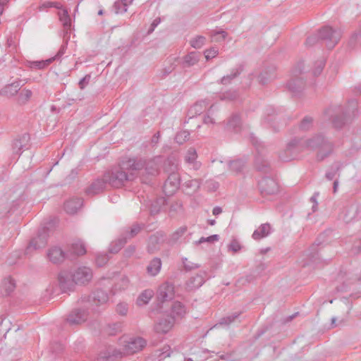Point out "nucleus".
<instances>
[{
    "instance_id": "nucleus-1",
    "label": "nucleus",
    "mask_w": 361,
    "mask_h": 361,
    "mask_svg": "<svg viewBox=\"0 0 361 361\" xmlns=\"http://www.w3.org/2000/svg\"><path fill=\"white\" fill-rule=\"evenodd\" d=\"M108 300V294L100 289L95 290L90 295L82 296L78 301V307L69 314L67 322L71 324L84 322L90 312L97 311L98 307L106 304Z\"/></svg>"
},
{
    "instance_id": "nucleus-2",
    "label": "nucleus",
    "mask_w": 361,
    "mask_h": 361,
    "mask_svg": "<svg viewBox=\"0 0 361 361\" xmlns=\"http://www.w3.org/2000/svg\"><path fill=\"white\" fill-rule=\"evenodd\" d=\"M305 149L317 150V159L323 160L334 152V145L323 135L317 134L305 140L294 138L288 143L286 147V150L292 154H298Z\"/></svg>"
},
{
    "instance_id": "nucleus-3",
    "label": "nucleus",
    "mask_w": 361,
    "mask_h": 361,
    "mask_svg": "<svg viewBox=\"0 0 361 361\" xmlns=\"http://www.w3.org/2000/svg\"><path fill=\"white\" fill-rule=\"evenodd\" d=\"M142 164L135 158L124 159L118 166L106 172L104 177L111 186L119 188L137 178L136 171L142 167Z\"/></svg>"
},
{
    "instance_id": "nucleus-4",
    "label": "nucleus",
    "mask_w": 361,
    "mask_h": 361,
    "mask_svg": "<svg viewBox=\"0 0 361 361\" xmlns=\"http://www.w3.org/2000/svg\"><path fill=\"white\" fill-rule=\"evenodd\" d=\"M93 277L92 270L86 266H81L73 270L61 271L58 276L60 289L66 293L72 291L75 285L84 286L89 283Z\"/></svg>"
},
{
    "instance_id": "nucleus-5",
    "label": "nucleus",
    "mask_w": 361,
    "mask_h": 361,
    "mask_svg": "<svg viewBox=\"0 0 361 361\" xmlns=\"http://www.w3.org/2000/svg\"><path fill=\"white\" fill-rule=\"evenodd\" d=\"M171 166V169H166L167 172L169 173V176L167 180L165 181L163 190L166 195H172L179 188L180 185V177L176 171L178 170V165L172 161L171 159H168L166 163Z\"/></svg>"
},
{
    "instance_id": "nucleus-6",
    "label": "nucleus",
    "mask_w": 361,
    "mask_h": 361,
    "mask_svg": "<svg viewBox=\"0 0 361 361\" xmlns=\"http://www.w3.org/2000/svg\"><path fill=\"white\" fill-rule=\"evenodd\" d=\"M120 343L123 346V353L133 354L142 350L147 341L142 337L124 336L121 338Z\"/></svg>"
},
{
    "instance_id": "nucleus-7",
    "label": "nucleus",
    "mask_w": 361,
    "mask_h": 361,
    "mask_svg": "<svg viewBox=\"0 0 361 361\" xmlns=\"http://www.w3.org/2000/svg\"><path fill=\"white\" fill-rule=\"evenodd\" d=\"M326 114L331 116L333 126L336 129L341 128L351 117L350 110H344L341 106L329 108Z\"/></svg>"
},
{
    "instance_id": "nucleus-8",
    "label": "nucleus",
    "mask_w": 361,
    "mask_h": 361,
    "mask_svg": "<svg viewBox=\"0 0 361 361\" xmlns=\"http://www.w3.org/2000/svg\"><path fill=\"white\" fill-rule=\"evenodd\" d=\"M342 36L340 29H334L329 26L323 27L318 33V37L325 40L329 49H333L339 42Z\"/></svg>"
},
{
    "instance_id": "nucleus-9",
    "label": "nucleus",
    "mask_w": 361,
    "mask_h": 361,
    "mask_svg": "<svg viewBox=\"0 0 361 361\" xmlns=\"http://www.w3.org/2000/svg\"><path fill=\"white\" fill-rule=\"evenodd\" d=\"M137 161L142 162V167H140L137 171V177L139 174H142V176L145 173L147 176H155L159 173L160 164H161V158L156 157L149 160H145L142 159H137Z\"/></svg>"
},
{
    "instance_id": "nucleus-10",
    "label": "nucleus",
    "mask_w": 361,
    "mask_h": 361,
    "mask_svg": "<svg viewBox=\"0 0 361 361\" xmlns=\"http://www.w3.org/2000/svg\"><path fill=\"white\" fill-rule=\"evenodd\" d=\"M250 139L253 145L255 147L258 153L255 161L256 168L259 171L264 173L268 172L269 169V164L266 160L264 159L259 149V147H261L262 144L258 142L257 137H255L252 133L250 134Z\"/></svg>"
},
{
    "instance_id": "nucleus-11",
    "label": "nucleus",
    "mask_w": 361,
    "mask_h": 361,
    "mask_svg": "<svg viewBox=\"0 0 361 361\" xmlns=\"http://www.w3.org/2000/svg\"><path fill=\"white\" fill-rule=\"evenodd\" d=\"M258 185L262 194L273 195L279 190L277 182L270 177L263 178L259 181Z\"/></svg>"
},
{
    "instance_id": "nucleus-12",
    "label": "nucleus",
    "mask_w": 361,
    "mask_h": 361,
    "mask_svg": "<svg viewBox=\"0 0 361 361\" xmlns=\"http://www.w3.org/2000/svg\"><path fill=\"white\" fill-rule=\"evenodd\" d=\"M174 286L172 283L165 282L161 284L157 291V298L160 302L171 300L174 297Z\"/></svg>"
},
{
    "instance_id": "nucleus-13",
    "label": "nucleus",
    "mask_w": 361,
    "mask_h": 361,
    "mask_svg": "<svg viewBox=\"0 0 361 361\" xmlns=\"http://www.w3.org/2000/svg\"><path fill=\"white\" fill-rule=\"evenodd\" d=\"M207 277V272L200 271L195 276L191 277L186 283V287L189 290L199 288L203 285Z\"/></svg>"
},
{
    "instance_id": "nucleus-14",
    "label": "nucleus",
    "mask_w": 361,
    "mask_h": 361,
    "mask_svg": "<svg viewBox=\"0 0 361 361\" xmlns=\"http://www.w3.org/2000/svg\"><path fill=\"white\" fill-rule=\"evenodd\" d=\"M174 322L175 319L172 317L161 319L156 324L154 329L158 334H167L173 326Z\"/></svg>"
},
{
    "instance_id": "nucleus-15",
    "label": "nucleus",
    "mask_w": 361,
    "mask_h": 361,
    "mask_svg": "<svg viewBox=\"0 0 361 361\" xmlns=\"http://www.w3.org/2000/svg\"><path fill=\"white\" fill-rule=\"evenodd\" d=\"M47 257L53 264H59L66 258L65 252L59 247H52L47 252Z\"/></svg>"
},
{
    "instance_id": "nucleus-16",
    "label": "nucleus",
    "mask_w": 361,
    "mask_h": 361,
    "mask_svg": "<svg viewBox=\"0 0 361 361\" xmlns=\"http://www.w3.org/2000/svg\"><path fill=\"white\" fill-rule=\"evenodd\" d=\"M162 267L161 259L159 257L152 259L146 267V273L151 277L157 276L161 271Z\"/></svg>"
},
{
    "instance_id": "nucleus-17",
    "label": "nucleus",
    "mask_w": 361,
    "mask_h": 361,
    "mask_svg": "<svg viewBox=\"0 0 361 361\" xmlns=\"http://www.w3.org/2000/svg\"><path fill=\"white\" fill-rule=\"evenodd\" d=\"M82 205L81 198H72L66 201L64 204V209L68 214H75Z\"/></svg>"
},
{
    "instance_id": "nucleus-18",
    "label": "nucleus",
    "mask_w": 361,
    "mask_h": 361,
    "mask_svg": "<svg viewBox=\"0 0 361 361\" xmlns=\"http://www.w3.org/2000/svg\"><path fill=\"white\" fill-rule=\"evenodd\" d=\"M271 233V225L268 223L262 224L252 233V238L258 240L267 237Z\"/></svg>"
},
{
    "instance_id": "nucleus-19",
    "label": "nucleus",
    "mask_w": 361,
    "mask_h": 361,
    "mask_svg": "<svg viewBox=\"0 0 361 361\" xmlns=\"http://www.w3.org/2000/svg\"><path fill=\"white\" fill-rule=\"evenodd\" d=\"M107 182L104 179H97L88 188L87 192L89 195H96L104 190Z\"/></svg>"
},
{
    "instance_id": "nucleus-20",
    "label": "nucleus",
    "mask_w": 361,
    "mask_h": 361,
    "mask_svg": "<svg viewBox=\"0 0 361 361\" xmlns=\"http://www.w3.org/2000/svg\"><path fill=\"white\" fill-rule=\"evenodd\" d=\"M21 84L20 81H15L6 85L1 91V94L7 97L14 96L20 89Z\"/></svg>"
},
{
    "instance_id": "nucleus-21",
    "label": "nucleus",
    "mask_w": 361,
    "mask_h": 361,
    "mask_svg": "<svg viewBox=\"0 0 361 361\" xmlns=\"http://www.w3.org/2000/svg\"><path fill=\"white\" fill-rule=\"evenodd\" d=\"M357 208L356 205L351 204L345 207L341 213V217L347 223L353 220L357 215Z\"/></svg>"
},
{
    "instance_id": "nucleus-22",
    "label": "nucleus",
    "mask_w": 361,
    "mask_h": 361,
    "mask_svg": "<svg viewBox=\"0 0 361 361\" xmlns=\"http://www.w3.org/2000/svg\"><path fill=\"white\" fill-rule=\"evenodd\" d=\"M197 157L196 150L194 148H190L185 157V161L191 165V166L197 170L200 168V163L196 161V159Z\"/></svg>"
},
{
    "instance_id": "nucleus-23",
    "label": "nucleus",
    "mask_w": 361,
    "mask_h": 361,
    "mask_svg": "<svg viewBox=\"0 0 361 361\" xmlns=\"http://www.w3.org/2000/svg\"><path fill=\"white\" fill-rule=\"evenodd\" d=\"M133 0H117L114 4L116 14H123L128 11V8L133 4Z\"/></svg>"
},
{
    "instance_id": "nucleus-24",
    "label": "nucleus",
    "mask_w": 361,
    "mask_h": 361,
    "mask_svg": "<svg viewBox=\"0 0 361 361\" xmlns=\"http://www.w3.org/2000/svg\"><path fill=\"white\" fill-rule=\"evenodd\" d=\"M287 87L294 94L300 93L304 88V83L301 79L297 78L289 81Z\"/></svg>"
},
{
    "instance_id": "nucleus-25",
    "label": "nucleus",
    "mask_w": 361,
    "mask_h": 361,
    "mask_svg": "<svg viewBox=\"0 0 361 361\" xmlns=\"http://www.w3.org/2000/svg\"><path fill=\"white\" fill-rule=\"evenodd\" d=\"M47 241V237L45 233L43 235L39 234L36 238H33L31 240L28 246V248L32 247L35 250L42 248L46 245Z\"/></svg>"
},
{
    "instance_id": "nucleus-26",
    "label": "nucleus",
    "mask_w": 361,
    "mask_h": 361,
    "mask_svg": "<svg viewBox=\"0 0 361 361\" xmlns=\"http://www.w3.org/2000/svg\"><path fill=\"white\" fill-rule=\"evenodd\" d=\"M130 284V280L127 276H122L114 285L111 291L113 294L126 290L128 288Z\"/></svg>"
},
{
    "instance_id": "nucleus-27",
    "label": "nucleus",
    "mask_w": 361,
    "mask_h": 361,
    "mask_svg": "<svg viewBox=\"0 0 361 361\" xmlns=\"http://www.w3.org/2000/svg\"><path fill=\"white\" fill-rule=\"evenodd\" d=\"M70 252L74 255H82L86 252V248L84 243L78 240L72 243Z\"/></svg>"
},
{
    "instance_id": "nucleus-28",
    "label": "nucleus",
    "mask_w": 361,
    "mask_h": 361,
    "mask_svg": "<svg viewBox=\"0 0 361 361\" xmlns=\"http://www.w3.org/2000/svg\"><path fill=\"white\" fill-rule=\"evenodd\" d=\"M171 312L173 314V317L177 318H182L186 314V308L180 302H176L173 303Z\"/></svg>"
},
{
    "instance_id": "nucleus-29",
    "label": "nucleus",
    "mask_w": 361,
    "mask_h": 361,
    "mask_svg": "<svg viewBox=\"0 0 361 361\" xmlns=\"http://www.w3.org/2000/svg\"><path fill=\"white\" fill-rule=\"evenodd\" d=\"M59 20L61 23H62L64 29L66 30H69L71 27V19L68 15V12L66 9L63 8L59 13Z\"/></svg>"
},
{
    "instance_id": "nucleus-30",
    "label": "nucleus",
    "mask_w": 361,
    "mask_h": 361,
    "mask_svg": "<svg viewBox=\"0 0 361 361\" xmlns=\"http://www.w3.org/2000/svg\"><path fill=\"white\" fill-rule=\"evenodd\" d=\"M54 61V58H50L47 60L29 61V67L32 69H44Z\"/></svg>"
},
{
    "instance_id": "nucleus-31",
    "label": "nucleus",
    "mask_w": 361,
    "mask_h": 361,
    "mask_svg": "<svg viewBox=\"0 0 361 361\" xmlns=\"http://www.w3.org/2000/svg\"><path fill=\"white\" fill-rule=\"evenodd\" d=\"M344 166L343 163L335 162L326 173V178L331 180L334 178L338 171Z\"/></svg>"
},
{
    "instance_id": "nucleus-32",
    "label": "nucleus",
    "mask_w": 361,
    "mask_h": 361,
    "mask_svg": "<svg viewBox=\"0 0 361 361\" xmlns=\"http://www.w3.org/2000/svg\"><path fill=\"white\" fill-rule=\"evenodd\" d=\"M200 57L198 52L191 51L184 57L183 63L187 66H194L199 61Z\"/></svg>"
},
{
    "instance_id": "nucleus-33",
    "label": "nucleus",
    "mask_w": 361,
    "mask_h": 361,
    "mask_svg": "<svg viewBox=\"0 0 361 361\" xmlns=\"http://www.w3.org/2000/svg\"><path fill=\"white\" fill-rule=\"evenodd\" d=\"M153 295V292L150 290H144L137 298V304L139 306L147 304Z\"/></svg>"
},
{
    "instance_id": "nucleus-34",
    "label": "nucleus",
    "mask_w": 361,
    "mask_h": 361,
    "mask_svg": "<svg viewBox=\"0 0 361 361\" xmlns=\"http://www.w3.org/2000/svg\"><path fill=\"white\" fill-rule=\"evenodd\" d=\"M240 315V313L235 312L231 315L223 317L220 319L219 322L216 324L214 327L217 328L219 326L225 325L228 326L233 322Z\"/></svg>"
},
{
    "instance_id": "nucleus-35",
    "label": "nucleus",
    "mask_w": 361,
    "mask_h": 361,
    "mask_svg": "<svg viewBox=\"0 0 361 361\" xmlns=\"http://www.w3.org/2000/svg\"><path fill=\"white\" fill-rule=\"evenodd\" d=\"M242 71V69L240 67H238L233 70H232L231 73L230 75H227L226 76H224L222 78H221V82L223 84V85H228L231 82V81L236 78L238 75H239L240 74Z\"/></svg>"
},
{
    "instance_id": "nucleus-36",
    "label": "nucleus",
    "mask_w": 361,
    "mask_h": 361,
    "mask_svg": "<svg viewBox=\"0 0 361 361\" xmlns=\"http://www.w3.org/2000/svg\"><path fill=\"white\" fill-rule=\"evenodd\" d=\"M27 140V136L23 135L22 139L16 140L13 143V149L17 154H20L22 150L25 148V145L23 144V141Z\"/></svg>"
},
{
    "instance_id": "nucleus-37",
    "label": "nucleus",
    "mask_w": 361,
    "mask_h": 361,
    "mask_svg": "<svg viewBox=\"0 0 361 361\" xmlns=\"http://www.w3.org/2000/svg\"><path fill=\"white\" fill-rule=\"evenodd\" d=\"M206 42V37L202 35H197L190 39V46L195 49L202 48Z\"/></svg>"
},
{
    "instance_id": "nucleus-38",
    "label": "nucleus",
    "mask_w": 361,
    "mask_h": 361,
    "mask_svg": "<svg viewBox=\"0 0 361 361\" xmlns=\"http://www.w3.org/2000/svg\"><path fill=\"white\" fill-rule=\"evenodd\" d=\"M227 36V32L223 30H213L211 32L212 41L220 42L224 41Z\"/></svg>"
},
{
    "instance_id": "nucleus-39",
    "label": "nucleus",
    "mask_w": 361,
    "mask_h": 361,
    "mask_svg": "<svg viewBox=\"0 0 361 361\" xmlns=\"http://www.w3.org/2000/svg\"><path fill=\"white\" fill-rule=\"evenodd\" d=\"M226 165L235 173L240 172L245 166V162L242 159H236L230 161Z\"/></svg>"
},
{
    "instance_id": "nucleus-40",
    "label": "nucleus",
    "mask_w": 361,
    "mask_h": 361,
    "mask_svg": "<svg viewBox=\"0 0 361 361\" xmlns=\"http://www.w3.org/2000/svg\"><path fill=\"white\" fill-rule=\"evenodd\" d=\"M209 105V103L206 100H202L197 102L193 106H192L190 109V112L195 113L196 114H200L202 112L204 109H206Z\"/></svg>"
},
{
    "instance_id": "nucleus-41",
    "label": "nucleus",
    "mask_w": 361,
    "mask_h": 361,
    "mask_svg": "<svg viewBox=\"0 0 361 361\" xmlns=\"http://www.w3.org/2000/svg\"><path fill=\"white\" fill-rule=\"evenodd\" d=\"M240 123V118L238 114H233L228 121L227 128L228 129H232L236 130V128Z\"/></svg>"
},
{
    "instance_id": "nucleus-42",
    "label": "nucleus",
    "mask_w": 361,
    "mask_h": 361,
    "mask_svg": "<svg viewBox=\"0 0 361 361\" xmlns=\"http://www.w3.org/2000/svg\"><path fill=\"white\" fill-rule=\"evenodd\" d=\"M126 243V238L118 239L114 243L111 244L109 251L111 253L118 252Z\"/></svg>"
},
{
    "instance_id": "nucleus-43",
    "label": "nucleus",
    "mask_w": 361,
    "mask_h": 361,
    "mask_svg": "<svg viewBox=\"0 0 361 361\" xmlns=\"http://www.w3.org/2000/svg\"><path fill=\"white\" fill-rule=\"evenodd\" d=\"M189 137L190 133L188 130H183L176 134L175 140L177 143L182 145L189 139Z\"/></svg>"
},
{
    "instance_id": "nucleus-44",
    "label": "nucleus",
    "mask_w": 361,
    "mask_h": 361,
    "mask_svg": "<svg viewBox=\"0 0 361 361\" xmlns=\"http://www.w3.org/2000/svg\"><path fill=\"white\" fill-rule=\"evenodd\" d=\"M187 231L186 226H181L178 228L171 236V239L172 241H177L181 236H183L185 232Z\"/></svg>"
},
{
    "instance_id": "nucleus-45",
    "label": "nucleus",
    "mask_w": 361,
    "mask_h": 361,
    "mask_svg": "<svg viewBox=\"0 0 361 361\" xmlns=\"http://www.w3.org/2000/svg\"><path fill=\"white\" fill-rule=\"evenodd\" d=\"M219 240V235L214 234L209 237H202L198 241L195 242V244H201L203 243H214Z\"/></svg>"
},
{
    "instance_id": "nucleus-46",
    "label": "nucleus",
    "mask_w": 361,
    "mask_h": 361,
    "mask_svg": "<svg viewBox=\"0 0 361 361\" xmlns=\"http://www.w3.org/2000/svg\"><path fill=\"white\" fill-rule=\"evenodd\" d=\"M312 126V118L311 117H305L302 121L300 128L302 130H308Z\"/></svg>"
},
{
    "instance_id": "nucleus-47",
    "label": "nucleus",
    "mask_w": 361,
    "mask_h": 361,
    "mask_svg": "<svg viewBox=\"0 0 361 361\" xmlns=\"http://www.w3.org/2000/svg\"><path fill=\"white\" fill-rule=\"evenodd\" d=\"M116 312L120 315L125 316L127 314L128 311V304L125 302H120L116 306Z\"/></svg>"
},
{
    "instance_id": "nucleus-48",
    "label": "nucleus",
    "mask_w": 361,
    "mask_h": 361,
    "mask_svg": "<svg viewBox=\"0 0 361 361\" xmlns=\"http://www.w3.org/2000/svg\"><path fill=\"white\" fill-rule=\"evenodd\" d=\"M219 54V49L216 47H212L204 51V56L207 60L216 57Z\"/></svg>"
},
{
    "instance_id": "nucleus-49",
    "label": "nucleus",
    "mask_w": 361,
    "mask_h": 361,
    "mask_svg": "<svg viewBox=\"0 0 361 361\" xmlns=\"http://www.w3.org/2000/svg\"><path fill=\"white\" fill-rule=\"evenodd\" d=\"M109 261L106 254H99L96 257V264L98 267H102Z\"/></svg>"
},
{
    "instance_id": "nucleus-50",
    "label": "nucleus",
    "mask_w": 361,
    "mask_h": 361,
    "mask_svg": "<svg viewBox=\"0 0 361 361\" xmlns=\"http://www.w3.org/2000/svg\"><path fill=\"white\" fill-rule=\"evenodd\" d=\"M184 268L188 270L195 269L199 267L197 264L190 262L187 258H183L182 259Z\"/></svg>"
},
{
    "instance_id": "nucleus-51",
    "label": "nucleus",
    "mask_w": 361,
    "mask_h": 361,
    "mask_svg": "<svg viewBox=\"0 0 361 361\" xmlns=\"http://www.w3.org/2000/svg\"><path fill=\"white\" fill-rule=\"evenodd\" d=\"M237 97V93L235 91L226 92L221 95V100H234Z\"/></svg>"
},
{
    "instance_id": "nucleus-52",
    "label": "nucleus",
    "mask_w": 361,
    "mask_h": 361,
    "mask_svg": "<svg viewBox=\"0 0 361 361\" xmlns=\"http://www.w3.org/2000/svg\"><path fill=\"white\" fill-rule=\"evenodd\" d=\"M213 108V105L210 106V109L207 115L204 117V123L207 125L214 124L215 123V118L212 117V109Z\"/></svg>"
},
{
    "instance_id": "nucleus-53",
    "label": "nucleus",
    "mask_w": 361,
    "mask_h": 361,
    "mask_svg": "<svg viewBox=\"0 0 361 361\" xmlns=\"http://www.w3.org/2000/svg\"><path fill=\"white\" fill-rule=\"evenodd\" d=\"M268 75V73L266 71L264 73H262L258 75V81L259 83L264 85L268 82L269 79L274 78V75H269V76H265Z\"/></svg>"
},
{
    "instance_id": "nucleus-54",
    "label": "nucleus",
    "mask_w": 361,
    "mask_h": 361,
    "mask_svg": "<svg viewBox=\"0 0 361 361\" xmlns=\"http://www.w3.org/2000/svg\"><path fill=\"white\" fill-rule=\"evenodd\" d=\"M324 65H325V62L324 60H320V61H317L316 68L313 70V74L314 75H319L322 73V71L324 67Z\"/></svg>"
},
{
    "instance_id": "nucleus-55",
    "label": "nucleus",
    "mask_w": 361,
    "mask_h": 361,
    "mask_svg": "<svg viewBox=\"0 0 361 361\" xmlns=\"http://www.w3.org/2000/svg\"><path fill=\"white\" fill-rule=\"evenodd\" d=\"M228 249L234 252H238L241 249V245L236 240H233L228 245Z\"/></svg>"
},
{
    "instance_id": "nucleus-56",
    "label": "nucleus",
    "mask_w": 361,
    "mask_h": 361,
    "mask_svg": "<svg viewBox=\"0 0 361 361\" xmlns=\"http://www.w3.org/2000/svg\"><path fill=\"white\" fill-rule=\"evenodd\" d=\"M32 96V92L30 90H23L20 94V99L23 102L27 101Z\"/></svg>"
},
{
    "instance_id": "nucleus-57",
    "label": "nucleus",
    "mask_w": 361,
    "mask_h": 361,
    "mask_svg": "<svg viewBox=\"0 0 361 361\" xmlns=\"http://www.w3.org/2000/svg\"><path fill=\"white\" fill-rule=\"evenodd\" d=\"M140 230H141V226L140 225H134L131 228L130 231L128 233V237L129 238L134 237L140 232Z\"/></svg>"
},
{
    "instance_id": "nucleus-58",
    "label": "nucleus",
    "mask_w": 361,
    "mask_h": 361,
    "mask_svg": "<svg viewBox=\"0 0 361 361\" xmlns=\"http://www.w3.org/2000/svg\"><path fill=\"white\" fill-rule=\"evenodd\" d=\"M91 76L90 75H86L84 78H82L79 82V86L80 89H84L85 85L89 83L90 80Z\"/></svg>"
},
{
    "instance_id": "nucleus-59",
    "label": "nucleus",
    "mask_w": 361,
    "mask_h": 361,
    "mask_svg": "<svg viewBox=\"0 0 361 361\" xmlns=\"http://www.w3.org/2000/svg\"><path fill=\"white\" fill-rule=\"evenodd\" d=\"M66 49V45L63 44L61 47V48L59 49L58 53L53 57V58H54V61L59 59L65 54Z\"/></svg>"
},
{
    "instance_id": "nucleus-60",
    "label": "nucleus",
    "mask_w": 361,
    "mask_h": 361,
    "mask_svg": "<svg viewBox=\"0 0 361 361\" xmlns=\"http://www.w3.org/2000/svg\"><path fill=\"white\" fill-rule=\"evenodd\" d=\"M121 355H122V353L121 351L114 349L111 353H109L107 355L105 356V357L110 358L112 357H118V356H121Z\"/></svg>"
},
{
    "instance_id": "nucleus-61",
    "label": "nucleus",
    "mask_w": 361,
    "mask_h": 361,
    "mask_svg": "<svg viewBox=\"0 0 361 361\" xmlns=\"http://www.w3.org/2000/svg\"><path fill=\"white\" fill-rule=\"evenodd\" d=\"M318 196V194H315L311 198H310V200L311 202H313V205H312V211L313 212H315L317 210V197Z\"/></svg>"
},
{
    "instance_id": "nucleus-62",
    "label": "nucleus",
    "mask_w": 361,
    "mask_h": 361,
    "mask_svg": "<svg viewBox=\"0 0 361 361\" xmlns=\"http://www.w3.org/2000/svg\"><path fill=\"white\" fill-rule=\"evenodd\" d=\"M160 18L154 19L152 23L151 24V28L149 29V32H152L154 30V28L160 23Z\"/></svg>"
},
{
    "instance_id": "nucleus-63",
    "label": "nucleus",
    "mask_w": 361,
    "mask_h": 361,
    "mask_svg": "<svg viewBox=\"0 0 361 361\" xmlns=\"http://www.w3.org/2000/svg\"><path fill=\"white\" fill-rule=\"evenodd\" d=\"M135 250V247L134 246H130L128 247L126 250L125 253L127 257H130Z\"/></svg>"
},
{
    "instance_id": "nucleus-64",
    "label": "nucleus",
    "mask_w": 361,
    "mask_h": 361,
    "mask_svg": "<svg viewBox=\"0 0 361 361\" xmlns=\"http://www.w3.org/2000/svg\"><path fill=\"white\" fill-rule=\"evenodd\" d=\"M188 187L194 186L195 188L199 187V183L196 180H192L186 183Z\"/></svg>"
}]
</instances>
